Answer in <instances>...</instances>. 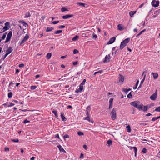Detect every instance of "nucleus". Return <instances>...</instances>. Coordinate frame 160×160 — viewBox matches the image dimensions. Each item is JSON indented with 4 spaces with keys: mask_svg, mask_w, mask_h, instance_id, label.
Here are the masks:
<instances>
[{
    "mask_svg": "<svg viewBox=\"0 0 160 160\" xmlns=\"http://www.w3.org/2000/svg\"><path fill=\"white\" fill-rule=\"evenodd\" d=\"M140 102L138 101H135L130 103V104L139 109H142V106H143L142 104H139Z\"/></svg>",
    "mask_w": 160,
    "mask_h": 160,
    "instance_id": "1",
    "label": "nucleus"
},
{
    "mask_svg": "<svg viewBox=\"0 0 160 160\" xmlns=\"http://www.w3.org/2000/svg\"><path fill=\"white\" fill-rule=\"evenodd\" d=\"M130 41V38H128L126 39L125 40H124L121 43L120 47V48L121 49H122L125 46L127 43L129 42Z\"/></svg>",
    "mask_w": 160,
    "mask_h": 160,
    "instance_id": "2",
    "label": "nucleus"
},
{
    "mask_svg": "<svg viewBox=\"0 0 160 160\" xmlns=\"http://www.w3.org/2000/svg\"><path fill=\"white\" fill-rule=\"evenodd\" d=\"M111 118L112 120H114L116 119V110L114 108H113L110 113Z\"/></svg>",
    "mask_w": 160,
    "mask_h": 160,
    "instance_id": "3",
    "label": "nucleus"
},
{
    "mask_svg": "<svg viewBox=\"0 0 160 160\" xmlns=\"http://www.w3.org/2000/svg\"><path fill=\"white\" fill-rule=\"evenodd\" d=\"M12 32L11 31H10L9 32L6 38V41L5 42V43L8 42L10 40V39L12 37Z\"/></svg>",
    "mask_w": 160,
    "mask_h": 160,
    "instance_id": "4",
    "label": "nucleus"
},
{
    "mask_svg": "<svg viewBox=\"0 0 160 160\" xmlns=\"http://www.w3.org/2000/svg\"><path fill=\"white\" fill-rule=\"evenodd\" d=\"M157 90H156V92L155 93H153L150 97V98L151 100H156V98L157 96Z\"/></svg>",
    "mask_w": 160,
    "mask_h": 160,
    "instance_id": "5",
    "label": "nucleus"
},
{
    "mask_svg": "<svg viewBox=\"0 0 160 160\" xmlns=\"http://www.w3.org/2000/svg\"><path fill=\"white\" fill-rule=\"evenodd\" d=\"M159 3V2L158 1L153 0L152 2V5L153 7H156L158 6Z\"/></svg>",
    "mask_w": 160,
    "mask_h": 160,
    "instance_id": "6",
    "label": "nucleus"
},
{
    "mask_svg": "<svg viewBox=\"0 0 160 160\" xmlns=\"http://www.w3.org/2000/svg\"><path fill=\"white\" fill-rule=\"evenodd\" d=\"M29 38V36L28 35L26 34V36L23 38V39L21 41L20 44H22L24 43Z\"/></svg>",
    "mask_w": 160,
    "mask_h": 160,
    "instance_id": "7",
    "label": "nucleus"
},
{
    "mask_svg": "<svg viewBox=\"0 0 160 160\" xmlns=\"http://www.w3.org/2000/svg\"><path fill=\"white\" fill-rule=\"evenodd\" d=\"M110 60V55L108 54L107 55H106L105 58V60L103 61V62L104 63L107 62H108Z\"/></svg>",
    "mask_w": 160,
    "mask_h": 160,
    "instance_id": "8",
    "label": "nucleus"
},
{
    "mask_svg": "<svg viewBox=\"0 0 160 160\" xmlns=\"http://www.w3.org/2000/svg\"><path fill=\"white\" fill-rule=\"evenodd\" d=\"M115 38L114 37L111 38L108 42L107 44H109L112 43L115 41Z\"/></svg>",
    "mask_w": 160,
    "mask_h": 160,
    "instance_id": "9",
    "label": "nucleus"
},
{
    "mask_svg": "<svg viewBox=\"0 0 160 160\" xmlns=\"http://www.w3.org/2000/svg\"><path fill=\"white\" fill-rule=\"evenodd\" d=\"M83 86L81 85H80L79 88L75 91V92L78 93L79 92H80L83 89Z\"/></svg>",
    "mask_w": 160,
    "mask_h": 160,
    "instance_id": "10",
    "label": "nucleus"
},
{
    "mask_svg": "<svg viewBox=\"0 0 160 160\" xmlns=\"http://www.w3.org/2000/svg\"><path fill=\"white\" fill-rule=\"evenodd\" d=\"M61 116L62 119L63 121H65L67 120V118L64 116V113L63 112H61Z\"/></svg>",
    "mask_w": 160,
    "mask_h": 160,
    "instance_id": "11",
    "label": "nucleus"
},
{
    "mask_svg": "<svg viewBox=\"0 0 160 160\" xmlns=\"http://www.w3.org/2000/svg\"><path fill=\"white\" fill-rule=\"evenodd\" d=\"M73 16L72 15H67L62 16V18L64 19H66L67 18H71Z\"/></svg>",
    "mask_w": 160,
    "mask_h": 160,
    "instance_id": "12",
    "label": "nucleus"
},
{
    "mask_svg": "<svg viewBox=\"0 0 160 160\" xmlns=\"http://www.w3.org/2000/svg\"><path fill=\"white\" fill-rule=\"evenodd\" d=\"M58 148L60 152H65V150L63 149V148L60 145H58Z\"/></svg>",
    "mask_w": 160,
    "mask_h": 160,
    "instance_id": "13",
    "label": "nucleus"
},
{
    "mask_svg": "<svg viewBox=\"0 0 160 160\" xmlns=\"http://www.w3.org/2000/svg\"><path fill=\"white\" fill-rule=\"evenodd\" d=\"M119 81L121 82H123L124 80V77L120 74L119 75Z\"/></svg>",
    "mask_w": 160,
    "mask_h": 160,
    "instance_id": "14",
    "label": "nucleus"
},
{
    "mask_svg": "<svg viewBox=\"0 0 160 160\" xmlns=\"http://www.w3.org/2000/svg\"><path fill=\"white\" fill-rule=\"evenodd\" d=\"M152 74L153 75L154 79H156L158 77V74L157 73L152 72Z\"/></svg>",
    "mask_w": 160,
    "mask_h": 160,
    "instance_id": "15",
    "label": "nucleus"
},
{
    "mask_svg": "<svg viewBox=\"0 0 160 160\" xmlns=\"http://www.w3.org/2000/svg\"><path fill=\"white\" fill-rule=\"evenodd\" d=\"M13 50L12 48L11 47H9L6 51V52L9 54L11 53Z\"/></svg>",
    "mask_w": 160,
    "mask_h": 160,
    "instance_id": "16",
    "label": "nucleus"
},
{
    "mask_svg": "<svg viewBox=\"0 0 160 160\" xmlns=\"http://www.w3.org/2000/svg\"><path fill=\"white\" fill-rule=\"evenodd\" d=\"M77 4L80 6H82L84 7H88V4H87L81 2H78Z\"/></svg>",
    "mask_w": 160,
    "mask_h": 160,
    "instance_id": "17",
    "label": "nucleus"
},
{
    "mask_svg": "<svg viewBox=\"0 0 160 160\" xmlns=\"http://www.w3.org/2000/svg\"><path fill=\"white\" fill-rule=\"evenodd\" d=\"M122 25L121 24H118V29L120 31L124 29V28H122Z\"/></svg>",
    "mask_w": 160,
    "mask_h": 160,
    "instance_id": "18",
    "label": "nucleus"
},
{
    "mask_svg": "<svg viewBox=\"0 0 160 160\" xmlns=\"http://www.w3.org/2000/svg\"><path fill=\"white\" fill-rule=\"evenodd\" d=\"M112 142L111 140H109L107 142V144L109 147L112 144Z\"/></svg>",
    "mask_w": 160,
    "mask_h": 160,
    "instance_id": "19",
    "label": "nucleus"
},
{
    "mask_svg": "<svg viewBox=\"0 0 160 160\" xmlns=\"http://www.w3.org/2000/svg\"><path fill=\"white\" fill-rule=\"evenodd\" d=\"M136 12V11H130L129 12V15L131 17H132L133 15L135 14Z\"/></svg>",
    "mask_w": 160,
    "mask_h": 160,
    "instance_id": "20",
    "label": "nucleus"
},
{
    "mask_svg": "<svg viewBox=\"0 0 160 160\" xmlns=\"http://www.w3.org/2000/svg\"><path fill=\"white\" fill-rule=\"evenodd\" d=\"M53 29V28L52 27H48L46 29L47 32H49L52 31Z\"/></svg>",
    "mask_w": 160,
    "mask_h": 160,
    "instance_id": "21",
    "label": "nucleus"
},
{
    "mask_svg": "<svg viewBox=\"0 0 160 160\" xmlns=\"http://www.w3.org/2000/svg\"><path fill=\"white\" fill-rule=\"evenodd\" d=\"M126 128L127 129L128 132H131V129L130 125H129L127 126H126Z\"/></svg>",
    "mask_w": 160,
    "mask_h": 160,
    "instance_id": "22",
    "label": "nucleus"
},
{
    "mask_svg": "<svg viewBox=\"0 0 160 160\" xmlns=\"http://www.w3.org/2000/svg\"><path fill=\"white\" fill-rule=\"evenodd\" d=\"M20 22L23 24V26H25L26 27L28 26V24L27 23L23 21H20Z\"/></svg>",
    "mask_w": 160,
    "mask_h": 160,
    "instance_id": "23",
    "label": "nucleus"
},
{
    "mask_svg": "<svg viewBox=\"0 0 160 160\" xmlns=\"http://www.w3.org/2000/svg\"><path fill=\"white\" fill-rule=\"evenodd\" d=\"M78 38V36L76 35L72 39V40L73 41H77Z\"/></svg>",
    "mask_w": 160,
    "mask_h": 160,
    "instance_id": "24",
    "label": "nucleus"
},
{
    "mask_svg": "<svg viewBox=\"0 0 160 160\" xmlns=\"http://www.w3.org/2000/svg\"><path fill=\"white\" fill-rule=\"evenodd\" d=\"M90 111V107L89 106H88L86 108L87 114L88 115V113Z\"/></svg>",
    "mask_w": 160,
    "mask_h": 160,
    "instance_id": "25",
    "label": "nucleus"
},
{
    "mask_svg": "<svg viewBox=\"0 0 160 160\" xmlns=\"http://www.w3.org/2000/svg\"><path fill=\"white\" fill-rule=\"evenodd\" d=\"M85 120H88V121L89 122H91L92 123H93V121H91L90 120V118L89 117H86L84 119Z\"/></svg>",
    "mask_w": 160,
    "mask_h": 160,
    "instance_id": "26",
    "label": "nucleus"
},
{
    "mask_svg": "<svg viewBox=\"0 0 160 160\" xmlns=\"http://www.w3.org/2000/svg\"><path fill=\"white\" fill-rule=\"evenodd\" d=\"M53 113L54 114L56 118H57L58 117V113L56 110H53L52 111Z\"/></svg>",
    "mask_w": 160,
    "mask_h": 160,
    "instance_id": "27",
    "label": "nucleus"
},
{
    "mask_svg": "<svg viewBox=\"0 0 160 160\" xmlns=\"http://www.w3.org/2000/svg\"><path fill=\"white\" fill-rule=\"evenodd\" d=\"M51 55H52L51 53H48L47 54L46 56L47 58L48 59H49L50 58Z\"/></svg>",
    "mask_w": 160,
    "mask_h": 160,
    "instance_id": "28",
    "label": "nucleus"
},
{
    "mask_svg": "<svg viewBox=\"0 0 160 160\" xmlns=\"http://www.w3.org/2000/svg\"><path fill=\"white\" fill-rule=\"evenodd\" d=\"M31 15L29 12H27L25 14V18H28Z\"/></svg>",
    "mask_w": 160,
    "mask_h": 160,
    "instance_id": "29",
    "label": "nucleus"
},
{
    "mask_svg": "<svg viewBox=\"0 0 160 160\" xmlns=\"http://www.w3.org/2000/svg\"><path fill=\"white\" fill-rule=\"evenodd\" d=\"M113 98H110L109 100V104H113Z\"/></svg>",
    "mask_w": 160,
    "mask_h": 160,
    "instance_id": "30",
    "label": "nucleus"
},
{
    "mask_svg": "<svg viewBox=\"0 0 160 160\" xmlns=\"http://www.w3.org/2000/svg\"><path fill=\"white\" fill-rule=\"evenodd\" d=\"M68 10L65 7H62L61 9V11L62 12H64L66 11H68Z\"/></svg>",
    "mask_w": 160,
    "mask_h": 160,
    "instance_id": "31",
    "label": "nucleus"
},
{
    "mask_svg": "<svg viewBox=\"0 0 160 160\" xmlns=\"http://www.w3.org/2000/svg\"><path fill=\"white\" fill-rule=\"evenodd\" d=\"M131 89L129 88L128 89H123V91L124 92H129V91L131 90Z\"/></svg>",
    "mask_w": 160,
    "mask_h": 160,
    "instance_id": "32",
    "label": "nucleus"
},
{
    "mask_svg": "<svg viewBox=\"0 0 160 160\" xmlns=\"http://www.w3.org/2000/svg\"><path fill=\"white\" fill-rule=\"evenodd\" d=\"M141 109L144 111H147L148 110V108L147 106H144L143 108L142 107V109Z\"/></svg>",
    "mask_w": 160,
    "mask_h": 160,
    "instance_id": "33",
    "label": "nucleus"
},
{
    "mask_svg": "<svg viewBox=\"0 0 160 160\" xmlns=\"http://www.w3.org/2000/svg\"><path fill=\"white\" fill-rule=\"evenodd\" d=\"M146 30L145 29H144L143 30H142V31H141L136 36V37H138L139 36V35H140L141 34H142V33H143V32H144V31H145Z\"/></svg>",
    "mask_w": 160,
    "mask_h": 160,
    "instance_id": "34",
    "label": "nucleus"
},
{
    "mask_svg": "<svg viewBox=\"0 0 160 160\" xmlns=\"http://www.w3.org/2000/svg\"><path fill=\"white\" fill-rule=\"evenodd\" d=\"M6 34H7V33L6 32L3 34V35H2V38L1 39H2V40H4L5 39L6 37Z\"/></svg>",
    "mask_w": 160,
    "mask_h": 160,
    "instance_id": "35",
    "label": "nucleus"
},
{
    "mask_svg": "<svg viewBox=\"0 0 160 160\" xmlns=\"http://www.w3.org/2000/svg\"><path fill=\"white\" fill-rule=\"evenodd\" d=\"M11 140L12 142H19V140L18 139H11Z\"/></svg>",
    "mask_w": 160,
    "mask_h": 160,
    "instance_id": "36",
    "label": "nucleus"
},
{
    "mask_svg": "<svg viewBox=\"0 0 160 160\" xmlns=\"http://www.w3.org/2000/svg\"><path fill=\"white\" fill-rule=\"evenodd\" d=\"M139 82V81L138 80L137 81V82H136V84L135 87L134 88H133V89H136L137 88L138 85V84Z\"/></svg>",
    "mask_w": 160,
    "mask_h": 160,
    "instance_id": "37",
    "label": "nucleus"
},
{
    "mask_svg": "<svg viewBox=\"0 0 160 160\" xmlns=\"http://www.w3.org/2000/svg\"><path fill=\"white\" fill-rule=\"evenodd\" d=\"M9 29V28H8V27H7V26H5L3 27V32H4V31H6V30H8Z\"/></svg>",
    "mask_w": 160,
    "mask_h": 160,
    "instance_id": "38",
    "label": "nucleus"
},
{
    "mask_svg": "<svg viewBox=\"0 0 160 160\" xmlns=\"http://www.w3.org/2000/svg\"><path fill=\"white\" fill-rule=\"evenodd\" d=\"M127 97L129 98H132V95L131 94V92H130L128 95H127Z\"/></svg>",
    "mask_w": 160,
    "mask_h": 160,
    "instance_id": "39",
    "label": "nucleus"
},
{
    "mask_svg": "<svg viewBox=\"0 0 160 160\" xmlns=\"http://www.w3.org/2000/svg\"><path fill=\"white\" fill-rule=\"evenodd\" d=\"M62 32V30H58L55 32V34H58L60 33H61Z\"/></svg>",
    "mask_w": 160,
    "mask_h": 160,
    "instance_id": "40",
    "label": "nucleus"
},
{
    "mask_svg": "<svg viewBox=\"0 0 160 160\" xmlns=\"http://www.w3.org/2000/svg\"><path fill=\"white\" fill-rule=\"evenodd\" d=\"M12 96V93L11 92L9 93L8 94V96L9 98H11Z\"/></svg>",
    "mask_w": 160,
    "mask_h": 160,
    "instance_id": "41",
    "label": "nucleus"
},
{
    "mask_svg": "<svg viewBox=\"0 0 160 160\" xmlns=\"http://www.w3.org/2000/svg\"><path fill=\"white\" fill-rule=\"evenodd\" d=\"M78 134L79 136H82L83 135V133L79 131L78 132Z\"/></svg>",
    "mask_w": 160,
    "mask_h": 160,
    "instance_id": "42",
    "label": "nucleus"
},
{
    "mask_svg": "<svg viewBox=\"0 0 160 160\" xmlns=\"http://www.w3.org/2000/svg\"><path fill=\"white\" fill-rule=\"evenodd\" d=\"M36 87L35 86H31L30 88L32 90H34L36 89Z\"/></svg>",
    "mask_w": 160,
    "mask_h": 160,
    "instance_id": "43",
    "label": "nucleus"
},
{
    "mask_svg": "<svg viewBox=\"0 0 160 160\" xmlns=\"http://www.w3.org/2000/svg\"><path fill=\"white\" fill-rule=\"evenodd\" d=\"M155 111H156L157 112H160V106L157 108L155 110Z\"/></svg>",
    "mask_w": 160,
    "mask_h": 160,
    "instance_id": "44",
    "label": "nucleus"
},
{
    "mask_svg": "<svg viewBox=\"0 0 160 160\" xmlns=\"http://www.w3.org/2000/svg\"><path fill=\"white\" fill-rule=\"evenodd\" d=\"M78 51L77 49H74L73 50V53L74 54H77V53H78Z\"/></svg>",
    "mask_w": 160,
    "mask_h": 160,
    "instance_id": "45",
    "label": "nucleus"
},
{
    "mask_svg": "<svg viewBox=\"0 0 160 160\" xmlns=\"http://www.w3.org/2000/svg\"><path fill=\"white\" fill-rule=\"evenodd\" d=\"M145 75H144V78H143V79L141 81V82H140V84H142L143 83L145 79Z\"/></svg>",
    "mask_w": 160,
    "mask_h": 160,
    "instance_id": "46",
    "label": "nucleus"
},
{
    "mask_svg": "<svg viewBox=\"0 0 160 160\" xmlns=\"http://www.w3.org/2000/svg\"><path fill=\"white\" fill-rule=\"evenodd\" d=\"M86 81V80L85 79H84L83 80V81L81 83V84L80 85H84L85 83V82Z\"/></svg>",
    "mask_w": 160,
    "mask_h": 160,
    "instance_id": "47",
    "label": "nucleus"
},
{
    "mask_svg": "<svg viewBox=\"0 0 160 160\" xmlns=\"http://www.w3.org/2000/svg\"><path fill=\"white\" fill-rule=\"evenodd\" d=\"M59 22V21H54L52 22V23L53 24H55L58 23Z\"/></svg>",
    "mask_w": 160,
    "mask_h": 160,
    "instance_id": "48",
    "label": "nucleus"
},
{
    "mask_svg": "<svg viewBox=\"0 0 160 160\" xmlns=\"http://www.w3.org/2000/svg\"><path fill=\"white\" fill-rule=\"evenodd\" d=\"M147 151V149L145 148H144L142 150V152L144 153H146Z\"/></svg>",
    "mask_w": 160,
    "mask_h": 160,
    "instance_id": "49",
    "label": "nucleus"
},
{
    "mask_svg": "<svg viewBox=\"0 0 160 160\" xmlns=\"http://www.w3.org/2000/svg\"><path fill=\"white\" fill-rule=\"evenodd\" d=\"M69 137V136L67 134H65L63 136V138L64 139L65 138H68Z\"/></svg>",
    "mask_w": 160,
    "mask_h": 160,
    "instance_id": "50",
    "label": "nucleus"
},
{
    "mask_svg": "<svg viewBox=\"0 0 160 160\" xmlns=\"http://www.w3.org/2000/svg\"><path fill=\"white\" fill-rule=\"evenodd\" d=\"M15 105L14 103H10V104L8 106V107H11L14 106Z\"/></svg>",
    "mask_w": 160,
    "mask_h": 160,
    "instance_id": "51",
    "label": "nucleus"
},
{
    "mask_svg": "<svg viewBox=\"0 0 160 160\" xmlns=\"http://www.w3.org/2000/svg\"><path fill=\"white\" fill-rule=\"evenodd\" d=\"M10 24V23L8 22H6L5 23V26L8 27Z\"/></svg>",
    "mask_w": 160,
    "mask_h": 160,
    "instance_id": "52",
    "label": "nucleus"
},
{
    "mask_svg": "<svg viewBox=\"0 0 160 160\" xmlns=\"http://www.w3.org/2000/svg\"><path fill=\"white\" fill-rule=\"evenodd\" d=\"M102 72V71L101 70V71H99L98 72H95L94 73V75H95V74H96V73H101Z\"/></svg>",
    "mask_w": 160,
    "mask_h": 160,
    "instance_id": "53",
    "label": "nucleus"
},
{
    "mask_svg": "<svg viewBox=\"0 0 160 160\" xmlns=\"http://www.w3.org/2000/svg\"><path fill=\"white\" fill-rule=\"evenodd\" d=\"M30 122V121H28V120H27V119H26L24 121L23 123L24 124H25L27 122Z\"/></svg>",
    "mask_w": 160,
    "mask_h": 160,
    "instance_id": "54",
    "label": "nucleus"
},
{
    "mask_svg": "<svg viewBox=\"0 0 160 160\" xmlns=\"http://www.w3.org/2000/svg\"><path fill=\"white\" fill-rule=\"evenodd\" d=\"M97 36L96 34H93V38H95V39H96V38H97Z\"/></svg>",
    "mask_w": 160,
    "mask_h": 160,
    "instance_id": "55",
    "label": "nucleus"
},
{
    "mask_svg": "<svg viewBox=\"0 0 160 160\" xmlns=\"http://www.w3.org/2000/svg\"><path fill=\"white\" fill-rule=\"evenodd\" d=\"M65 27V26L64 25H60L59 26V28H63Z\"/></svg>",
    "mask_w": 160,
    "mask_h": 160,
    "instance_id": "56",
    "label": "nucleus"
},
{
    "mask_svg": "<svg viewBox=\"0 0 160 160\" xmlns=\"http://www.w3.org/2000/svg\"><path fill=\"white\" fill-rule=\"evenodd\" d=\"M4 150L5 152H8L9 151V148H5L4 149Z\"/></svg>",
    "mask_w": 160,
    "mask_h": 160,
    "instance_id": "57",
    "label": "nucleus"
},
{
    "mask_svg": "<svg viewBox=\"0 0 160 160\" xmlns=\"http://www.w3.org/2000/svg\"><path fill=\"white\" fill-rule=\"evenodd\" d=\"M112 105L113 104H109V109H111L112 107Z\"/></svg>",
    "mask_w": 160,
    "mask_h": 160,
    "instance_id": "58",
    "label": "nucleus"
},
{
    "mask_svg": "<svg viewBox=\"0 0 160 160\" xmlns=\"http://www.w3.org/2000/svg\"><path fill=\"white\" fill-rule=\"evenodd\" d=\"M83 148L87 150L88 147L86 145H83Z\"/></svg>",
    "mask_w": 160,
    "mask_h": 160,
    "instance_id": "59",
    "label": "nucleus"
},
{
    "mask_svg": "<svg viewBox=\"0 0 160 160\" xmlns=\"http://www.w3.org/2000/svg\"><path fill=\"white\" fill-rule=\"evenodd\" d=\"M133 148L134 149V150L135 152H137V148L136 147H133Z\"/></svg>",
    "mask_w": 160,
    "mask_h": 160,
    "instance_id": "60",
    "label": "nucleus"
},
{
    "mask_svg": "<svg viewBox=\"0 0 160 160\" xmlns=\"http://www.w3.org/2000/svg\"><path fill=\"white\" fill-rule=\"evenodd\" d=\"M24 66V65L23 63L20 64L19 65V67L20 68L22 67H23Z\"/></svg>",
    "mask_w": 160,
    "mask_h": 160,
    "instance_id": "61",
    "label": "nucleus"
},
{
    "mask_svg": "<svg viewBox=\"0 0 160 160\" xmlns=\"http://www.w3.org/2000/svg\"><path fill=\"white\" fill-rule=\"evenodd\" d=\"M158 119V118H157V117H156V118H153L152 119V121H155L156 120H157V119Z\"/></svg>",
    "mask_w": 160,
    "mask_h": 160,
    "instance_id": "62",
    "label": "nucleus"
},
{
    "mask_svg": "<svg viewBox=\"0 0 160 160\" xmlns=\"http://www.w3.org/2000/svg\"><path fill=\"white\" fill-rule=\"evenodd\" d=\"M9 54L8 53H7V52H6V54H5V56H4V57L3 58V59H4Z\"/></svg>",
    "mask_w": 160,
    "mask_h": 160,
    "instance_id": "63",
    "label": "nucleus"
},
{
    "mask_svg": "<svg viewBox=\"0 0 160 160\" xmlns=\"http://www.w3.org/2000/svg\"><path fill=\"white\" fill-rule=\"evenodd\" d=\"M157 157L159 158H160V151L158 153L157 155Z\"/></svg>",
    "mask_w": 160,
    "mask_h": 160,
    "instance_id": "64",
    "label": "nucleus"
}]
</instances>
